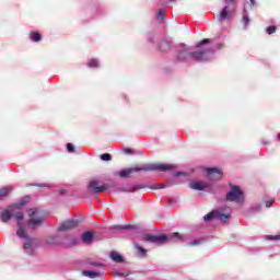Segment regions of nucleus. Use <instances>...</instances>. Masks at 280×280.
Returning a JSON list of instances; mask_svg holds the SVG:
<instances>
[{
	"label": "nucleus",
	"instance_id": "f257e3e1",
	"mask_svg": "<svg viewBox=\"0 0 280 280\" xmlns=\"http://www.w3.org/2000/svg\"><path fill=\"white\" fill-rule=\"evenodd\" d=\"M25 206V201H20L19 203H14L10 206L8 209L2 211L1 221L4 223L10 222L11 218H15L18 223L16 235L20 240H24V250L28 255H34L36 248H38V240L30 237L27 231L25 230V225L23 224V211L21 208Z\"/></svg>",
	"mask_w": 280,
	"mask_h": 280
},
{
	"label": "nucleus",
	"instance_id": "f03ea898",
	"mask_svg": "<svg viewBox=\"0 0 280 280\" xmlns=\"http://www.w3.org/2000/svg\"><path fill=\"white\" fill-rule=\"evenodd\" d=\"M211 43V39L206 38L197 44V51H189V48L184 47L182 50L177 54V60L184 62L186 60H196L197 62H205L211 58L213 55V49L208 48L203 49L205 45H209Z\"/></svg>",
	"mask_w": 280,
	"mask_h": 280
},
{
	"label": "nucleus",
	"instance_id": "7ed1b4c3",
	"mask_svg": "<svg viewBox=\"0 0 280 280\" xmlns=\"http://www.w3.org/2000/svg\"><path fill=\"white\" fill-rule=\"evenodd\" d=\"M174 165L172 164H162V163H155V164H142L138 167H131V168H125L118 172V176L120 178H130V175H132L135 172H170V170H174Z\"/></svg>",
	"mask_w": 280,
	"mask_h": 280
},
{
	"label": "nucleus",
	"instance_id": "20e7f679",
	"mask_svg": "<svg viewBox=\"0 0 280 280\" xmlns=\"http://www.w3.org/2000/svg\"><path fill=\"white\" fill-rule=\"evenodd\" d=\"M142 240L144 242H150L151 244H167V242H174V240H180L183 241V235L178 232L171 233L168 235L161 234V235H152V234H145Z\"/></svg>",
	"mask_w": 280,
	"mask_h": 280
},
{
	"label": "nucleus",
	"instance_id": "39448f33",
	"mask_svg": "<svg viewBox=\"0 0 280 280\" xmlns=\"http://www.w3.org/2000/svg\"><path fill=\"white\" fill-rule=\"evenodd\" d=\"M27 224L31 229H38V226H43V224H45V217H43L40 210L36 208L28 210Z\"/></svg>",
	"mask_w": 280,
	"mask_h": 280
},
{
	"label": "nucleus",
	"instance_id": "423d86ee",
	"mask_svg": "<svg viewBox=\"0 0 280 280\" xmlns=\"http://www.w3.org/2000/svg\"><path fill=\"white\" fill-rule=\"evenodd\" d=\"M213 218H217V220H220L221 222H226L229 218H231V209L224 210H214L203 217L205 222H209L213 220Z\"/></svg>",
	"mask_w": 280,
	"mask_h": 280
},
{
	"label": "nucleus",
	"instance_id": "0eeeda50",
	"mask_svg": "<svg viewBox=\"0 0 280 280\" xmlns=\"http://www.w3.org/2000/svg\"><path fill=\"white\" fill-rule=\"evenodd\" d=\"M225 199L229 200V202H244V192L242 189H240L238 186H232L231 191H229L225 196Z\"/></svg>",
	"mask_w": 280,
	"mask_h": 280
},
{
	"label": "nucleus",
	"instance_id": "6e6552de",
	"mask_svg": "<svg viewBox=\"0 0 280 280\" xmlns=\"http://www.w3.org/2000/svg\"><path fill=\"white\" fill-rule=\"evenodd\" d=\"M226 5L222 9L219 21H226V19H231V14H233V4L235 0H225Z\"/></svg>",
	"mask_w": 280,
	"mask_h": 280
},
{
	"label": "nucleus",
	"instance_id": "1a4fd4ad",
	"mask_svg": "<svg viewBox=\"0 0 280 280\" xmlns=\"http://www.w3.org/2000/svg\"><path fill=\"white\" fill-rule=\"evenodd\" d=\"M108 189L107 185H102L100 186V182L97 180H92L89 184V191H94V194H102V191H106Z\"/></svg>",
	"mask_w": 280,
	"mask_h": 280
},
{
	"label": "nucleus",
	"instance_id": "9d476101",
	"mask_svg": "<svg viewBox=\"0 0 280 280\" xmlns=\"http://www.w3.org/2000/svg\"><path fill=\"white\" fill-rule=\"evenodd\" d=\"M79 224L80 220L78 219L68 220L59 226V231H71V229H75V226H79Z\"/></svg>",
	"mask_w": 280,
	"mask_h": 280
},
{
	"label": "nucleus",
	"instance_id": "9b49d317",
	"mask_svg": "<svg viewBox=\"0 0 280 280\" xmlns=\"http://www.w3.org/2000/svg\"><path fill=\"white\" fill-rule=\"evenodd\" d=\"M207 173L210 180H220L222 178V170L220 168H208Z\"/></svg>",
	"mask_w": 280,
	"mask_h": 280
},
{
	"label": "nucleus",
	"instance_id": "f8f14e48",
	"mask_svg": "<svg viewBox=\"0 0 280 280\" xmlns=\"http://www.w3.org/2000/svg\"><path fill=\"white\" fill-rule=\"evenodd\" d=\"M190 189H195L197 191H205V189H207V187H209V184H207L206 182H191L189 184Z\"/></svg>",
	"mask_w": 280,
	"mask_h": 280
},
{
	"label": "nucleus",
	"instance_id": "ddd939ff",
	"mask_svg": "<svg viewBox=\"0 0 280 280\" xmlns=\"http://www.w3.org/2000/svg\"><path fill=\"white\" fill-rule=\"evenodd\" d=\"M93 237H95V234L93 232H85L81 236L83 244H92Z\"/></svg>",
	"mask_w": 280,
	"mask_h": 280
},
{
	"label": "nucleus",
	"instance_id": "4468645a",
	"mask_svg": "<svg viewBox=\"0 0 280 280\" xmlns=\"http://www.w3.org/2000/svg\"><path fill=\"white\" fill-rule=\"evenodd\" d=\"M83 277H89V279H97V277H102V272L91 271V270H83Z\"/></svg>",
	"mask_w": 280,
	"mask_h": 280
},
{
	"label": "nucleus",
	"instance_id": "2eb2a0df",
	"mask_svg": "<svg viewBox=\"0 0 280 280\" xmlns=\"http://www.w3.org/2000/svg\"><path fill=\"white\" fill-rule=\"evenodd\" d=\"M46 244L48 246H56V245L60 244V242L58 241L57 235H50L46 238Z\"/></svg>",
	"mask_w": 280,
	"mask_h": 280
},
{
	"label": "nucleus",
	"instance_id": "dca6fc26",
	"mask_svg": "<svg viewBox=\"0 0 280 280\" xmlns=\"http://www.w3.org/2000/svg\"><path fill=\"white\" fill-rule=\"evenodd\" d=\"M110 259H113V261H116V264H121V261H124V257H121V255H119V253L117 252L110 253Z\"/></svg>",
	"mask_w": 280,
	"mask_h": 280
},
{
	"label": "nucleus",
	"instance_id": "f3484780",
	"mask_svg": "<svg viewBox=\"0 0 280 280\" xmlns=\"http://www.w3.org/2000/svg\"><path fill=\"white\" fill-rule=\"evenodd\" d=\"M135 248L138 250V255H140V257H145V255L148 253V250L145 248H143L138 243H135Z\"/></svg>",
	"mask_w": 280,
	"mask_h": 280
},
{
	"label": "nucleus",
	"instance_id": "a211bd4d",
	"mask_svg": "<svg viewBox=\"0 0 280 280\" xmlns=\"http://www.w3.org/2000/svg\"><path fill=\"white\" fill-rule=\"evenodd\" d=\"M12 189H14L12 186H7L0 189V198H3L5 196H8V194H10V191H12Z\"/></svg>",
	"mask_w": 280,
	"mask_h": 280
},
{
	"label": "nucleus",
	"instance_id": "6ab92c4d",
	"mask_svg": "<svg viewBox=\"0 0 280 280\" xmlns=\"http://www.w3.org/2000/svg\"><path fill=\"white\" fill-rule=\"evenodd\" d=\"M165 14H166V10L165 9H160L158 12V21H160V23H163V19H165Z\"/></svg>",
	"mask_w": 280,
	"mask_h": 280
},
{
	"label": "nucleus",
	"instance_id": "aec40b11",
	"mask_svg": "<svg viewBox=\"0 0 280 280\" xmlns=\"http://www.w3.org/2000/svg\"><path fill=\"white\" fill-rule=\"evenodd\" d=\"M40 34H38L37 32H33L31 33V39L34 40V43H38L40 40Z\"/></svg>",
	"mask_w": 280,
	"mask_h": 280
},
{
	"label": "nucleus",
	"instance_id": "412c9836",
	"mask_svg": "<svg viewBox=\"0 0 280 280\" xmlns=\"http://www.w3.org/2000/svg\"><path fill=\"white\" fill-rule=\"evenodd\" d=\"M88 66L91 68H95V67H100V63L97 62V60L92 59L88 62Z\"/></svg>",
	"mask_w": 280,
	"mask_h": 280
},
{
	"label": "nucleus",
	"instance_id": "4be33fe9",
	"mask_svg": "<svg viewBox=\"0 0 280 280\" xmlns=\"http://www.w3.org/2000/svg\"><path fill=\"white\" fill-rule=\"evenodd\" d=\"M113 156L109 153H104L101 155L102 161H112Z\"/></svg>",
	"mask_w": 280,
	"mask_h": 280
},
{
	"label": "nucleus",
	"instance_id": "5701e85b",
	"mask_svg": "<svg viewBox=\"0 0 280 280\" xmlns=\"http://www.w3.org/2000/svg\"><path fill=\"white\" fill-rule=\"evenodd\" d=\"M277 32V26H269L267 28V34H275Z\"/></svg>",
	"mask_w": 280,
	"mask_h": 280
},
{
	"label": "nucleus",
	"instance_id": "b1692460",
	"mask_svg": "<svg viewBox=\"0 0 280 280\" xmlns=\"http://www.w3.org/2000/svg\"><path fill=\"white\" fill-rule=\"evenodd\" d=\"M67 150H68V152H75V147H73L72 143H68L67 144Z\"/></svg>",
	"mask_w": 280,
	"mask_h": 280
},
{
	"label": "nucleus",
	"instance_id": "393cba45",
	"mask_svg": "<svg viewBox=\"0 0 280 280\" xmlns=\"http://www.w3.org/2000/svg\"><path fill=\"white\" fill-rule=\"evenodd\" d=\"M267 240H276V241H279L280 240V235H270V236H267Z\"/></svg>",
	"mask_w": 280,
	"mask_h": 280
},
{
	"label": "nucleus",
	"instance_id": "a878e982",
	"mask_svg": "<svg viewBox=\"0 0 280 280\" xmlns=\"http://www.w3.org/2000/svg\"><path fill=\"white\" fill-rule=\"evenodd\" d=\"M198 244H200V241L195 240V241H191L188 245H190V246H198Z\"/></svg>",
	"mask_w": 280,
	"mask_h": 280
},
{
	"label": "nucleus",
	"instance_id": "bb28decb",
	"mask_svg": "<svg viewBox=\"0 0 280 280\" xmlns=\"http://www.w3.org/2000/svg\"><path fill=\"white\" fill-rule=\"evenodd\" d=\"M243 21H244L245 25H248V21H249V20H248V18H247V15H244V16H243Z\"/></svg>",
	"mask_w": 280,
	"mask_h": 280
},
{
	"label": "nucleus",
	"instance_id": "cd10ccee",
	"mask_svg": "<svg viewBox=\"0 0 280 280\" xmlns=\"http://www.w3.org/2000/svg\"><path fill=\"white\" fill-rule=\"evenodd\" d=\"M154 189H165V185H159L158 187H154Z\"/></svg>",
	"mask_w": 280,
	"mask_h": 280
},
{
	"label": "nucleus",
	"instance_id": "c85d7f7f",
	"mask_svg": "<svg viewBox=\"0 0 280 280\" xmlns=\"http://www.w3.org/2000/svg\"><path fill=\"white\" fill-rule=\"evenodd\" d=\"M271 206H272V201H267V202H266V207H267V208H270Z\"/></svg>",
	"mask_w": 280,
	"mask_h": 280
},
{
	"label": "nucleus",
	"instance_id": "c756f323",
	"mask_svg": "<svg viewBox=\"0 0 280 280\" xmlns=\"http://www.w3.org/2000/svg\"><path fill=\"white\" fill-rule=\"evenodd\" d=\"M74 244H78V240L73 238L72 243L70 244V246H74Z\"/></svg>",
	"mask_w": 280,
	"mask_h": 280
},
{
	"label": "nucleus",
	"instance_id": "7c9ffc66",
	"mask_svg": "<svg viewBox=\"0 0 280 280\" xmlns=\"http://www.w3.org/2000/svg\"><path fill=\"white\" fill-rule=\"evenodd\" d=\"M184 173L183 172H178V173H175L174 176H183Z\"/></svg>",
	"mask_w": 280,
	"mask_h": 280
},
{
	"label": "nucleus",
	"instance_id": "2f4dec72",
	"mask_svg": "<svg viewBox=\"0 0 280 280\" xmlns=\"http://www.w3.org/2000/svg\"><path fill=\"white\" fill-rule=\"evenodd\" d=\"M120 229H132V226L131 225H126V226H122Z\"/></svg>",
	"mask_w": 280,
	"mask_h": 280
},
{
	"label": "nucleus",
	"instance_id": "473e14b6",
	"mask_svg": "<svg viewBox=\"0 0 280 280\" xmlns=\"http://www.w3.org/2000/svg\"><path fill=\"white\" fill-rule=\"evenodd\" d=\"M252 5H257V2L255 0H250Z\"/></svg>",
	"mask_w": 280,
	"mask_h": 280
},
{
	"label": "nucleus",
	"instance_id": "72a5a7b5",
	"mask_svg": "<svg viewBox=\"0 0 280 280\" xmlns=\"http://www.w3.org/2000/svg\"><path fill=\"white\" fill-rule=\"evenodd\" d=\"M131 191H137V188H132Z\"/></svg>",
	"mask_w": 280,
	"mask_h": 280
},
{
	"label": "nucleus",
	"instance_id": "f704fd0d",
	"mask_svg": "<svg viewBox=\"0 0 280 280\" xmlns=\"http://www.w3.org/2000/svg\"><path fill=\"white\" fill-rule=\"evenodd\" d=\"M138 189H143V186L138 187Z\"/></svg>",
	"mask_w": 280,
	"mask_h": 280
},
{
	"label": "nucleus",
	"instance_id": "c9c22d12",
	"mask_svg": "<svg viewBox=\"0 0 280 280\" xmlns=\"http://www.w3.org/2000/svg\"><path fill=\"white\" fill-rule=\"evenodd\" d=\"M125 152H127V153H128V152H130V150H125Z\"/></svg>",
	"mask_w": 280,
	"mask_h": 280
},
{
	"label": "nucleus",
	"instance_id": "e433bc0d",
	"mask_svg": "<svg viewBox=\"0 0 280 280\" xmlns=\"http://www.w3.org/2000/svg\"><path fill=\"white\" fill-rule=\"evenodd\" d=\"M61 194H65V190H61Z\"/></svg>",
	"mask_w": 280,
	"mask_h": 280
},
{
	"label": "nucleus",
	"instance_id": "4c0bfd02",
	"mask_svg": "<svg viewBox=\"0 0 280 280\" xmlns=\"http://www.w3.org/2000/svg\"><path fill=\"white\" fill-rule=\"evenodd\" d=\"M171 1H174V0H171Z\"/></svg>",
	"mask_w": 280,
	"mask_h": 280
}]
</instances>
